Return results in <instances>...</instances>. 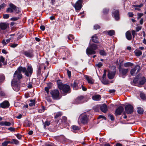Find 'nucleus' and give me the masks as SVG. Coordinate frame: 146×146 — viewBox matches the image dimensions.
I'll return each instance as SVG.
<instances>
[{"instance_id":"473e14b6","label":"nucleus","mask_w":146,"mask_h":146,"mask_svg":"<svg viewBox=\"0 0 146 146\" xmlns=\"http://www.w3.org/2000/svg\"><path fill=\"white\" fill-rule=\"evenodd\" d=\"M62 115V113L61 112H59L57 113H54V117L57 118L58 117Z\"/></svg>"},{"instance_id":"cd10ccee","label":"nucleus","mask_w":146,"mask_h":146,"mask_svg":"<svg viewBox=\"0 0 146 146\" xmlns=\"http://www.w3.org/2000/svg\"><path fill=\"white\" fill-rule=\"evenodd\" d=\"M134 52L135 55L137 56H139L142 54V52L139 50H135Z\"/></svg>"},{"instance_id":"aec40b11","label":"nucleus","mask_w":146,"mask_h":146,"mask_svg":"<svg viewBox=\"0 0 146 146\" xmlns=\"http://www.w3.org/2000/svg\"><path fill=\"white\" fill-rule=\"evenodd\" d=\"M100 109L104 113L106 112L108 110L107 106L105 104H103L101 106Z\"/></svg>"},{"instance_id":"338daca9","label":"nucleus","mask_w":146,"mask_h":146,"mask_svg":"<svg viewBox=\"0 0 146 146\" xmlns=\"http://www.w3.org/2000/svg\"><path fill=\"white\" fill-rule=\"evenodd\" d=\"M97 66L99 68L101 67L102 66V64L101 62H100L98 64H97Z\"/></svg>"},{"instance_id":"7ed1b4c3","label":"nucleus","mask_w":146,"mask_h":146,"mask_svg":"<svg viewBox=\"0 0 146 146\" xmlns=\"http://www.w3.org/2000/svg\"><path fill=\"white\" fill-rule=\"evenodd\" d=\"M88 113V112L84 113L80 115L78 120V122L79 124H80L81 123L83 124H86L88 123L89 120L87 115Z\"/></svg>"},{"instance_id":"e2e57ef3","label":"nucleus","mask_w":146,"mask_h":146,"mask_svg":"<svg viewBox=\"0 0 146 146\" xmlns=\"http://www.w3.org/2000/svg\"><path fill=\"white\" fill-rule=\"evenodd\" d=\"M109 117L110 118L111 120H114V118L113 116L111 115H109Z\"/></svg>"},{"instance_id":"8fccbe9b","label":"nucleus","mask_w":146,"mask_h":146,"mask_svg":"<svg viewBox=\"0 0 146 146\" xmlns=\"http://www.w3.org/2000/svg\"><path fill=\"white\" fill-rule=\"evenodd\" d=\"M17 138L19 139H20L21 138L22 135H20L19 134H17L15 135Z\"/></svg>"},{"instance_id":"bf43d9fd","label":"nucleus","mask_w":146,"mask_h":146,"mask_svg":"<svg viewBox=\"0 0 146 146\" xmlns=\"http://www.w3.org/2000/svg\"><path fill=\"white\" fill-rule=\"evenodd\" d=\"M100 118H103L105 120H106V117H104L103 115H100L98 117V119H100Z\"/></svg>"},{"instance_id":"e433bc0d","label":"nucleus","mask_w":146,"mask_h":146,"mask_svg":"<svg viewBox=\"0 0 146 146\" xmlns=\"http://www.w3.org/2000/svg\"><path fill=\"white\" fill-rule=\"evenodd\" d=\"M137 112L139 114H142L143 112V109L141 107H138L137 108Z\"/></svg>"},{"instance_id":"5fc2aeb1","label":"nucleus","mask_w":146,"mask_h":146,"mask_svg":"<svg viewBox=\"0 0 146 146\" xmlns=\"http://www.w3.org/2000/svg\"><path fill=\"white\" fill-rule=\"evenodd\" d=\"M140 96L141 98L142 99H144L145 98V96L144 94L142 93H140Z\"/></svg>"},{"instance_id":"7c9ffc66","label":"nucleus","mask_w":146,"mask_h":146,"mask_svg":"<svg viewBox=\"0 0 146 146\" xmlns=\"http://www.w3.org/2000/svg\"><path fill=\"white\" fill-rule=\"evenodd\" d=\"M67 119L66 117H63L61 119V122L62 124H65L67 122Z\"/></svg>"},{"instance_id":"4be33fe9","label":"nucleus","mask_w":146,"mask_h":146,"mask_svg":"<svg viewBox=\"0 0 146 146\" xmlns=\"http://www.w3.org/2000/svg\"><path fill=\"white\" fill-rule=\"evenodd\" d=\"M78 82L77 81H74L72 84V86L74 89L77 90L78 89Z\"/></svg>"},{"instance_id":"ea45409f","label":"nucleus","mask_w":146,"mask_h":146,"mask_svg":"<svg viewBox=\"0 0 146 146\" xmlns=\"http://www.w3.org/2000/svg\"><path fill=\"white\" fill-rule=\"evenodd\" d=\"M30 103L29 104V105L30 106H32L35 105V101L34 100H31L30 101Z\"/></svg>"},{"instance_id":"393cba45","label":"nucleus","mask_w":146,"mask_h":146,"mask_svg":"<svg viewBox=\"0 0 146 146\" xmlns=\"http://www.w3.org/2000/svg\"><path fill=\"white\" fill-rule=\"evenodd\" d=\"M11 123L7 121H2L0 122V125L10 126L11 125Z\"/></svg>"},{"instance_id":"a211bd4d","label":"nucleus","mask_w":146,"mask_h":146,"mask_svg":"<svg viewBox=\"0 0 146 146\" xmlns=\"http://www.w3.org/2000/svg\"><path fill=\"white\" fill-rule=\"evenodd\" d=\"M85 77L88 82V83L92 84L94 83V80L90 76L85 75Z\"/></svg>"},{"instance_id":"1a4fd4ad","label":"nucleus","mask_w":146,"mask_h":146,"mask_svg":"<svg viewBox=\"0 0 146 146\" xmlns=\"http://www.w3.org/2000/svg\"><path fill=\"white\" fill-rule=\"evenodd\" d=\"M139 76H137L133 80V82L134 83H139L141 85H143L146 82V79L144 77L138 78Z\"/></svg>"},{"instance_id":"bb28decb","label":"nucleus","mask_w":146,"mask_h":146,"mask_svg":"<svg viewBox=\"0 0 146 146\" xmlns=\"http://www.w3.org/2000/svg\"><path fill=\"white\" fill-rule=\"evenodd\" d=\"M92 39L93 42L96 43H98V38L96 35H95L93 36L92 37Z\"/></svg>"},{"instance_id":"de8ad7c7","label":"nucleus","mask_w":146,"mask_h":146,"mask_svg":"<svg viewBox=\"0 0 146 146\" xmlns=\"http://www.w3.org/2000/svg\"><path fill=\"white\" fill-rule=\"evenodd\" d=\"M50 124V123L49 121H46L45 122L44 125V127H46V126H48Z\"/></svg>"},{"instance_id":"f3484780","label":"nucleus","mask_w":146,"mask_h":146,"mask_svg":"<svg viewBox=\"0 0 146 146\" xmlns=\"http://www.w3.org/2000/svg\"><path fill=\"white\" fill-rule=\"evenodd\" d=\"M1 106L3 108H8L9 106V103L7 101H5L0 104Z\"/></svg>"},{"instance_id":"72a5a7b5","label":"nucleus","mask_w":146,"mask_h":146,"mask_svg":"<svg viewBox=\"0 0 146 146\" xmlns=\"http://www.w3.org/2000/svg\"><path fill=\"white\" fill-rule=\"evenodd\" d=\"M108 35L111 36L114 35L115 32L113 30H110L108 31Z\"/></svg>"},{"instance_id":"412c9836","label":"nucleus","mask_w":146,"mask_h":146,"mask_svg":"<svg viewBox=\"0 0 146 146\" xmlns=\"http://www.w3.org/2000/svg\"><path fill=\"white\" fill-rule=\"evenodd\" d=\"M114 17L116 20H118L119 18V12L118 10L115 11L113 13Z\"/></svg>"},{"instance_id":"09e8293b","label":"nucleus","mask_w":146,"mask_h":146,"mask_svg":"<svg viewBox=\"0 0 146 146\" xmlns=\"http://www.w3.org/2000/svg\"><path fill=\"white\" fill-rule=\"evenodd\" d=\"M47 87L50 89L52 86V84L51 83H49L47 84Z\"/></svg>"},{"instance_id":"4d7b16f0","label":"nucleus","mask_w":146,"mask_h":146,"mask_svg":"<svg viewBox=\"0 0 146 146\" xmlns=\"http://www.w3.org/2000/svg\"><path fill=\"white\" fill-rule=\"evenodd\" d=\"M6 6V5L5 3H3L0 6V8L1 9H3Z\"/></svg>"},{"instance_id":"052dcab7","label":"nucleus","mask_w":146,"mask_h":146,"mask_svg":"<svg viewBox=\"0 0 146 146\" xmlns=\"http://www.w3.org/2000/svg\"><path fill=\"white\" fill-rule=\"evenodd\" d=\"M32 83L31 82H30L28 85V87L29 88H32Z\"/></svg>"},{"instance_id":"c03bdc74","label":"nucleus","mask_w":146,"mask_h":146,"mask_svg":"<svg viewBox=\"0 0 146 146\" xmlns=\"http://www.w3.org/2000/svg\"><path fill=\"white\" fill-rule=\"evenodd\" d=\"M68 38L69 40L71 41L72 39H74V37L73 35H70L68 36Z\"/></svg>"},{"instance_id":"f8f14e48","label":"nucleus","mask_w":146,"mask_h":146,"mask_svg":"<svg viewBox=\"0 0 146 146\" xmlns=\"http://www.w3.org/2000/svg\"><path fill=\"white\" fill-rule=\"evenodd\" d=\"M119 70L120 73L122 74V77L124 78L125 76L126 75V74L127 73L128 70L127 69H125L124 68H121L119 67Z\"/></svg>"},{"instance_id":"f257e3e1","label":"nucleus","mask_w":146,"mask_h":146,"mask_svg":"<svg viewBox=\"0 0 146 146\" xmlns=\"http://www.w3.org/2000/svg\"><path fill=\"white\" fill-rule=\"evenodd\" d=\"M22 72L24 73L27 76H31L33 73V68L31 65L28 66L27 69L25 67H23L22 66L19 67L15 71L14 75L12 81L18 82H19L20 80L22 78V75L21 74Z\"/></svg>"},{"instance_id":"a878e982","label":"nucleus","mask_w":146,"mask_h":146,"mask_svg":"<svg viewBox=\"0 0 146 146\" xmlns=\"http://www.w3.org/2000/svg\"><path fill=\"white\" fill-rule=\"evenodd\" d=\"M143 6V4L141 3L140 5H133L132 7H135V10L137 11H140V8L142 7Z\"/></svg>"},{"instance_id":"39448f33","label":"nucleus","mask_w":146,"mask_h":146,"mask_svg":"<svg viewBox=\"0 0 146 146\" xmlns=\"http://www.w3.org/2000/svg\"><path fill=\"white\" fill-rule=\"evenodd\" d=\"M8 13H12L14 12L16 13H18L20 12V9L12 3L9 4V7L7 9Z\"/></svg>"},{"instance_id":"c85d7f7f","label":"nucleus","mask_w":146,"mask_h":146,"mask_svg":"<svg viewBox=\"0 0 146 146\" xmlns=\"http://www.w3.org/2000/svg\"><path fill=\"white\" fill-rule=\"evenodd\" d=\"M5 58L2 56H0V68L2 67L3 64L4 63L5 61Z\"/></svg>"},{"instance_id":"ddd939ff","label":"nucleus","mask_w":146,"mask_h":146,"mask_svg":"<svg viewBox=\"0 0 146 146\" xmlns=\"http://www.w3.org/2000/svg\"><path fill=\"white\" fill-rule=\"evenodd\" d=\"M86 52L88 55L94 54L96 53V52L89 46L87 48Z\"/></svg>"},{"instance_id":"69168bd1","label":"nucleus","mask_w":146,"mask_h":146,"mask_svg":"<svg viewBox=\"0 0 146 146\" xmlns=\"http://www.w3.org/2000/svg\"><path fill=\"white\" fill-rule=\"evenodd\" d=\"M67 72L68 74V76L69 77H70L71 76V72L69 70H67Z\"/></svg>"},{"instance_id":"680f3d73","label":"nucleus","mask_w":146,"mask_h":146,"mask_svg":"<svg viewBox=\"0 0 146 146\" xmlns=\"http://www.w3.org/2000/svg\"><path fill=\"white\" fill-rule=\"evenodd\" d=\"M143 15V14L142 13H139L138 14V19L140 18Z\"/></svg>"},{"instance_id":"0eeeda50","label":"nucleus","mask_w":146,"mask_h":146,"mask_svg":"<svg viewBox=\"0 0 146 146\" xmlns=\"http://www.w3.org/2000/svg\"><path fill=\"white\" fill-rule=\"evenodd\" d=\"M50 93L52 98L54 100H59L61 98V96L60 95L59 91L58 90H52Z\"/></svg>"},{"instance_id":"774afa93","label":"nucleus","mask_w":146,"mask_h":146,"mask_svg":"<svg viewBox=\"0 0 146 146\" xmlns=\"http://www.w3.org/2000/svg\"><path fill=\"white\" fill-rule=\"evenodd\" d=\"M40 28L42 31H44L45 29V27L44 25H41L40 26Z\"/></svg>"},{"instance_id":"6ab92c4d","label":"nucleus","mask_w":146,"mask_h":146,"mask_svg":"<svg viewBox=\"0 0 146 146\" xmlns=\"http://www.w3.org/2000/svg\"><path fill=\"white\" fill-rule=\"evenodd\" d=\"M115 71L113 72L109 71L108 75V78L110 79H112L113 78L115 74Z\"/></svg>"},{"instance_id":"13d9d810","label":"nucleus","mask_w":146,"mask_h":146,"mask_svg":"<svg viewBox=\"0 0 146 146\" xmlns=\"http://www.w3.org/2000/svg\"><path fill=\"white\" fill-rule=\"evenodd\" d=\"M8 129L11 131H15V129L12 127L9 128Z\"/></svg>"},{"instance_id":"9b49d317","label":"nucleus","mask_w":146,"mask_h":146,"mask_svg":"<svg viewBox=\"0 0 146 146\" xmlns=\"http://www.w3.org/2000/svg\"><path fill=\"white\" fill-rule=\"evenodd\" d=\"M133 108L131 105H127L125 107L126 113L127 114H131L133 112Z\"/></svg>"},{"instance_id":"4468645a","label":"nucleus","mask_w":146,"mask_h":146,"mask_svg":"<svg viewBox=\"0 0 146 146\" xmlns=\"http://www.w3.org/2000/svg\"><path fill=\"white\" fill-rule=\"evenodd\" d=\"M124 110L123 107L121 106H119L116 110L115 114L116 115H120Z\"/></svg>"},{"instance_id":"20e7f679","label":"nucleus","mask_w":146,"mask_h":146,"mask_svg":"<svg viewBox=\"0 0 146 146\" xmlns=\"http://www.w3.org/2000/svg\"><path fill=\"white\" fill-rule=\"evenodd\" d=\"M87 96H78L74 101V104H80L86 102L88 100Z\"/></svg>"},{"instance_id":"603ef678","label":"nucleus","mask_w":146,"mask_h":146,"mask_svg":"<svg viewBox=\"0 0 146 146\" xmlns=\"http://www.w3.org/2000/svg\"><path fill=\"white\" fill-rule=\"evenodd\" d=\"M142 28V27L141 26H139L137 27L136 28V31L137 32H138Z\"/></svg>"},{"instance_id":"2f4dec72","label":"nucleus","mask_w":146,"mask_h":146,"mask_svg":"<svg viewBox=\"0 0 146 146\" xmlns=\"http://www.w3.org/2000/svg\"><path fill=\"white\" fill-rule=\"evenodd\" d=\"M25 123L26 126L28 127H30L32 125V123L31 121L28 120H26L25 121Z\"/></svg>"},{"instance_id":"5701e85b","label":"nucleus","mask_w":146,"mask_h":146,"mask_svg":"<svg viewBox=\"0 0 146 146\" xmlns=\"http://www.w3.org/2000/svg\"><path fill=\"white\" fill-rule=\"evenodd\" d=\"M101 96L100 95H96L92 97V99L95 101H99L101 99Z\"/></svg>"},{"instance_id":"4c0bfd02","label":"nucleus","mask_w":146,"mask_h":146,"mask_svg":"<svg viewBox=\"0 0 146 146\" xmlns=\"http://www.w3.org/2000/svg\"><path fill=\"white\" fill-rule=\"evenodd\" d=\"M5 79V77L4 75H0V84Z\"/></svg>"},{"instance_id":"37998d69","label":"nucleus","mask_w":146,"mask_h":146,"mask_svg":"<svg viewBox=\"0 0 146 146\" xmlns=\"http://www.w3.org/2000/svg\"><path fill=\"white\" fill-rule=\"evenodd\" d=\"M131 32L133 38H134L135 36L137 35V34L136 33V31L134 30H132Z\"/></svg>"},{"instance_id":"f704fd0d","label":"nucleus","mask_w":146,"mask_h":146,"mask_svg":"<svg viewBox=\"0 0 146 146\" xmlns=\"http://www.w3.org/2000/svg\"><path fill=\"white\" fill-rule=\"evenodd\" d=\"M124 65L125 67L131 66L133 65V64L130 62H127L124 63Z\"/></svg>"},{"instance_id":"79ce46f5","label":"nucleus","mask_w":146,"mask_h":146,"mask_svg":"<svg viewBox=\"0 0 146 146\" xmlns=\"http://www.w3.org/2000/svg\"><path fill=\"white\" fill-rule=\"evenodd\" d=\"M72 128L74 130H79L80 129V128L78 127L75 125L72 126Z\"/></svg>"},{"instance_id":"f03ea898","label":"nucleus","mask_w":146,"mask_h":146,"mask_svg":"<svg viewBox=\"0 0 146 146\" xmlns=\"http://www.w3.org/2000/svg\"><path fill=\"white\" fill-rule=\"evenodd\" d=\"M57 82L58 88L62 91L63 93H67L69 91L70 86L69 85L63 84L60 80H57Z\"/></svg>"},{"instance_id":"b1692460","label":"nucleus","mask_w":146,"mask_h":146,"mask_svg":"<svg viewBox=\"0 0 146 146\" xmlns=\"http://www.w3.org/2000/svg\"><path fill=\"white\" fill-rule=\"evenodd\" d=\"M126 38L129 40H131L132 38V36L131 32L129 31H127L125 33Z\"/></svg>"},{"instance_id":"c9c22d12","label":"nucleus","mask_w":146,"mask_h":146,"mask_svg":"<svg viewBox=\"0 0 146 146\" xmlns=\"http://www.w3.org/2000/svg\"><path fill=\"white\" fill-rule=\"evenodd\" d=\"M13 142L12 141H5L2 143L3 146H7L9 143H12Z\"/></svg>"},{"instance_id":"9d476101","label":"nucleus","mask_w":146,"mask_h":146,"mask_svg":"<svg viewBox=\"0 0 146 146\" xmlns=\"http://www.w3.org/2000/svg\"><path fill=\"white\" fill-rule=\"evenodd\" d=\"M19 83V82H16L12 81L11 85L15 91H18L20 90Z\"/></svg>"},{"instance_id":"2eb2a0df","label":"nucleus","mask_w":146,"mask_h":146,"mask_svg":"<svg viewBox=\"0 0 146 146\" xmlns=\"http://www.w3.org/2000/svg\"><path fill=\"white\" fill-rule=\"evenodd\" d=\"M9 26V24L6 23H0V29L2 30H5Z\"/></svg>"},{"instance_id":"58836bf2","label":"nucleus","mask_w":146,"mask_h":146,"mask_svg":"<svg viewBox=\"0 0 146 146\" xmlns=\"http://www.w3.org/2000/svg\"><path fill=\"white\" fill-rule=\"evenodd\" d=\"M100 54L102 56H106L107 55L106 53L103 50H101L100 51Z\"/></svg>"},{"instance_id":"423d86ee","label":"nucleus","mask_w":146,"mask_h":146,"mask_svg":"<svg viewBox=\"0 0 146 146\" xmlns=\"http://www.w3.org/2000/svg\"><path fill=\"white\" fill-rule=\"evenodd\" d=\"M22 54L25 56L32 58L34 56V51L33 49L29 50H23L21 51Z\"/></svg>"},{"instance_id":"864d4df0","label":"nucleus","mask_w":146,"mask_h":146,"mask_svg":"<svg viewBox=\"0 0 146 146\" xmlns=\"http://www.w3.org/2000/svg\"><path fill=\"white\" fill-rule=\"evenodd\" d=\"M9 14H4L3 15V18L5 19H7L9 17Z\"/></svg>"},{"instance_id":"dca6fc26","label":"nucleus","mask_w":146,"mask_h":146,"mask_svg":"<svg viewBox=\"0 0 146 146\" xmlns=\"http://www.w3.org/2000/svg\"><path fill=\"white\" fill-rule=\"evenodd\" d=\"M137 69V73L138 72L140 69V67L138 65H137L135 66V67L131 70L130 73L131 75H133L135 73V71Z\"/></svg>"},{"instance_id":"6e6552de","label":"nucleus","mask_w":146,"mask_h":146,"mask_svg":"<svg viewBox=\"0 0 146 146\" xmlns=\"http://www.w3.org/2000/svg\"><path fill=\"white\" fill-rule=\"evenodd\" d=\"M83 2V0H78L75 4L73 5L76 11L78 12L81 9L82 7V3Z\"/></svg>"},{"instance_id":"0e129e2a","label":"nucleus","mask_w":146,"mask_h":146,"mask_svg":"<svg viewBox=\"0 0 146 146\" xmlns=\"http://www.w3.org/2000/svg\"><path fill=\"white\" fill-rule=\"evenodd\" d=\"M129 16L130 17H133V14L132 13L129 12L128 13Z\"/></svg>"},{"instance_id":"6e6d98bb","label":"nucleus","mask_w":146,"mask_h":146,"mask_svg":"<svg viewBox=\"0 0 146 146\" xmlns=\"http://www.w3.org/2000/svg\"><path fill=\"white\" fill-rule=\"evenodd\" d=\"M18 45V44L14 43L10 45V46L12 48L16 47Z\"/></svg>"},{"instance_id":"3c124183","label":"nucleus","mask_w":146,"mask_h":146,"mask_svg":"<svg viewBox=\"0 0 146 146\" xmlns=\"http://www.w3.org/2000/svg\"><path fill=\"white\" fill-rule=\"evenodd\" d=\"M100 28V27L98 25H96L94 26V28L95 29L97 30L98 29H99Z\"/></svg>"},{"instance_id":"a18cd8bd","label":"nucleus","mask_w":146,"mask_h":146,"mask_svg":"<svg viewBox=\"0 0 146 146\" xmlns=\"http://www.w3.org/2000/svg\"><path fill=\"white\" fill-rule=\"evenodd\" d=\"M109 10L108 9L105 8L103 10V12L104 14H106L108 12Z\"/></svg>"},{"instance_id":"c756f323","label":"nucleus","mask_w":146,"mask_h":146,"mask_svg":"<svg viewBox=\"0 0 146 146\" xmlns=\"http://www.w3.org/2000/svg\"><path fill=\"white\" fill-rule=\"evenodd\" d=\"M89 47L95 51L98 48L97 45L94 44H93L90 45Z\"/></svg>"},{"instance_id":"49530a36","label":"nucleus","mask_w":146,"mask_h":146,"mask_svg":"<svg viewBox=\"0 0 146 146\" xmlns=\"http://www.w3.org/2000/svg\"><path fill=\"white\" fill-rule=\"evenodd\" d=\"M102 82L104 84H108V82L105 80V79H102Z\"/></svg>"},{"instance_id":"a19ab883","label":"nucleus","mask_w":146,"mask_h":146,"mask_svg":"<svg viewBox=\"0 0 146 146\" xmlns=\"http://www.w3.org/2000/svg\"><path fill=\"white\" fill-rule=\"evenodd\" d=\"M12 141H13L12 142H13V143H12V144L14 143L15 144H17L19 143V141L17 139H13Z\"/></svg>"}]
</instances>
